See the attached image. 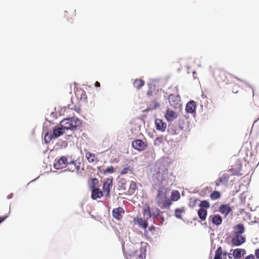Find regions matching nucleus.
Wrapping results in <instances>:
<instances>
[{
  "label": "nucleus",
  "instance_id": "6",
  "mask_svg": "<svg viewBox=\"0 0 259 259\" xmlns=\"http://www.w3.org/2000/svg\"><path fill=\"white\" fill-rule=\"evenodd\" d=\"M68 163L66 157L62 156L54 164V167L57 169H62L67 166Z\"/></svg>",
  "mask_w": 259,
  "mask_h": 259
},
{
  "label": "nucleus",
  "instance_id": "4",
  "mask_svg": "<svg viewBox=\"0 0 259 259\" xmlns=\"http://www.w3.org/2000/svg\"><path fill=\"white\" fill-rule=\"evenodd\" d=\"M232 77V75L231 74L225 71L221 70L219 72V75L217 77V79L219 81L228 84L230 82Z\"/></svg>",
  "mask_w": 259,
  "mask_h": 259
},
{
  "label": "nucleus",
  "instance_id": "5",
  "mask_svg": "<svg viewBox=\"0 0 259 259\" xmlns=\"http://www.w3.org/2000/svg\"><path fill=\"white\" fill-rule=\"evenodd\" d=\"M132 145L135 149L139 151H143L147 147L146 143L140 139L133 141Z\"/></svg>",
  "mask_w": 259,
  "mask_h": 259
},
{
  "label": "nucleus",
  "instance_id": "41",
  "mask_svg": "<svg viewBox=\"0 0 259 259\" xmlns=\"http://www.w3.org/2000/svg\"><path fill=\"white\" fill-rule=\"evenodd\" d=\"M245 259H255L254 256L253 254H250L246 256Z\"/></svg>",
  "mask_w": 259,
  "mask_h": 259
},
{
  "label": "nucleus",
  "instance_id": "46",
  "mask_svg": "<svg viewBox=\"0 0 259 259\" xmlns=\"http://www.w3.org/2000/svg\"><path fill=\"white\" fill-rule=\"evenodd\" d=\"M7 216L4 217H0V223H1L2 222H3L6 218H7Z\"/></svg>",
  "mask_w": 259,
  "mask_h": 259
},
{
  "label": "nucleus",
  "instance_id": "15",
  "mask_svg": "<svg viewBox=\"0 0 259 259\" xmlns=\"http://www.w3.org/2000/svg\"><path fill=\"white\" fill-rule=\"evenodd\" d=\"M196 109V104L194 101L189 102L186 106V111L189 113H193L195 112Z\"/></svg>",
  "mask_w": 259,
  "mask_h": 259
},
{
  "label": "nucleus",
  "instance_id": "30",
  "mask_svg": "<svg viewBox=\"0 0 259 259\" xmlns=\"http://www.w3.org/2000/svg\"><path fill=\"white\" fill-rule=\"evenodd\" d=\"M101 173L106 175L107 174H112L114 172V168L113 166L108 167L106 169H102L100 170Z\"/></svg>",
  "mask_w": 259,
  "mask_h": 259
},
{
  "label": "nucleus",
  "instance_id": "29",
  "mask_svg": "<svg viewBox=\"0 0 259 259\" xmlns=\"http://www.w3.org/2000/svg\"><path fill=\"white\" fill-rule=\"evenodd\" d=\"M52 139H55L52 133H47L44 137V140L46 143H49Z\"/></svg>",
  "mask_w": 259,
  "mask_h": 259
},
{
  "label": "nucleus",
  "instance_id": "2",
  "mask_svg": "<svg viewBox=\"0 0 259 259\" xmlns=\"http://www.w3.org/2000/svg\"><path fill=\"white\" fill-rule=\"evenodd\" d=\"M60 125L66 131V130H75L81 125V121L77 118L71 117L65 118L60 122Z\"/></svg>",
  "mask_w": 259,
  "mask_h": 259
},
{
  "label": "nucleus",
  "instance_id": "37",
  "mask_svg": "<svg viewBox=\"0 0 259 259\" xmlns=\"http://www.w3.org/2000/svg\"><path fill=\"white\" fill-rule=\"evenodd\" d=\"M144 215L147 216V219L151 218V214L150 210V208L148 206L146 208H144Z\"/></svg>",
  "mask_w": 259,
  "mask_h": 259
},
{
  "label": "nucleus",
  "instance_id": "39",
  "mask_svg": "<svg viewBox=\"0 0 259 259\" xmlns=\"http://www.w3.org/2000/svg\"><path fill=\"white\" fill-rule=\"evenodd\" d=\"M78 92L81 93L80 99L82 101L85 100L87 98L85 92L83 90H80Z\"/></svg>",
  "mask_w": 259,
  "mask_h": 259
},
{
  "label": "nucleus",
  "instance_id": "48",
  "mask_svg": "<svg viewBox=\"0 0 259 259\" xmlns=\"http://www.w3.org/2000/svg\"><path fill=\"white\" fill-rule=\"evenodd\" d=\"M228 256H229V258H232V256H231V253H229V254H228Z\"/></svg>",
  "mask_w": 259,
  "mask_h": 259
},
{
  "label": "nucleus",
  "instance_id": "27",
  "mask_svg": "<svg viewBox=\"0 0 259 259\" xmlns=\"http://www.w3.org/2000/svg\"><path fill=\"white\" fill-rule=\"evenodd\" d=\"M170 198L173 201H177L180 198V194L177 190H173L171 192Z\"/></svg>",
  "mask_w": 259,
  "mask_h": 259
},
{
  "label": "nucleus",
  "instance_id": "17",
  "mask_svg": "<svg viewBox=\"0 0 259 259\" xmlns=\"http://www.w3.org/2000/svg\"><path fill=\"white\" fill-rule=\"evenodd\" d=\"M85 157L90 163H96L99 161L96 155L90 151H88L85 153Z\"/></svg>",
  "mask_w": 259,
  "mask_h": 259
},
{
  "label": "nucleus",
  "instance_id": "22",
  "mask_svg": "<svg viewBox=\"0 0 259 259\" xmlns=\"http://www.w3.org/2000/svg\"><path fill=\"white\" fill-rule=\"evenodd\" d=\"M180 97L173 95H169V102L172 106H176L180 101Z\"/></svg>",
  "mask_w": 259,
  "mask_h": 259
},
{
  "label": "nucleus",
  "instance_id": "38",
  "mask_svg": "<svg viewBox=\"0 0 259 259\" xmlns=\"http://www.w3.org/2000/svg\"><path fill=\"white\" fill-rule=\"evenodd\" d=\"M152 109H156L160 107L159 103L155 100L153 101L151 104Z\"/></svg>",
  "mask_w": 259,
  "mask_h": 259
},
{
  "label": "nucleus",
  "instance_id": "20",
  "mask_svg": "<svg viewBox=\"0 0 259 259\" xmlns=\"http://www.w3.org/2000/svg\"><path fill=\"white\" fill-rule=\"evenodd\" d=\"M245 232V228L243 224H238L234 228V232L235 235H241Z\"/></svg>",
  "mask_w": 259,
  "mask_h": 259
},
{
  "label": "nucleus",
  "instance_id": "26",
  "mask_svg": "<svg viewBox=\"0 0 259 259\" xmlns=\"http://www.w3.org/2000/svg\"><path fill=\"white\" fill-rule=\"evenodd\" d=\"M137 189V187L136 183L133 181L131 182L127 191L128 194L130 195L133 194Z\"/></svg>",
  "mask_w": 259,
  "mask_h": 259
},
{
  "label": "nucleus",
  "instance_id": "8",
  "mask_svg": "<svg viewBox=\"0 0 259 259\" xmlns=\"http://www.w3.org/2000/svg\"><path fill=\"white\" fill-rule=\"evenodd\" d=\"M124 213V210L121 207L114 208L112 210V216L117 220H120L122 218V215Z\"/></svg>",
  "mask_w": 259,
  "mask_h": 259
},
{
  "label": "nucleus",
  "instance_id": "19",
  "mask_svg": "<svg viewBox=\"0 0 259 259\" xmlns=\"http://www.w3.org/2000/svg\"><path fill=\"white\" fill-rule=\"evenodd\" d=\"M209 218L211 219L212 223L217 226L220 225L222 222V219L220 214L210 215Z\"/></svg>",
  "mask_w": 259,
  "mask_h": 259
},
{
  "label": "nucleus",
  "instance_id": "25",
  "mask_svg": "<svg viewBox=\"0 0 259 259\" xmlns=\"http://www.w3.org/2000/svg\"><path fill=\"white\" fill-rule=\"evenodd\" d=\"M145 84V81L141 79H136L133 82L134 87L138 90H139Z\"/></svg>",
  "mask_w": 259,
  "mask_h": 259
},
{
  "label": "nucleus",
  "instance_id": "42",
  "mask_svg": "<svg viewBox=\"0 0 259 259\" xmlns=\"http://www.w3.org/2000/svg\"><path fill=\"white\" fill-rule=\"evenodd\" d=\"M255 255L257 259H259V249H257L255 250Z\"/></svg>",
  "mask_w": 259,
  "mask_h": 259
},
{
  "label": "nucleus",
  "instance_id": "31",
  "mask_svg": "<svg viewBox=\"0 0 259 259\" xmlns=\"http://www.w3.org/2000/svg\"><path fill=\"white\" fill-rule=\"evenodd\" d=\"M199 206L200 208L206 209L210 207V204L207 200H202L200 202Z\"/></svg>",
  "mask_w": 259,
  "mask_h": 259
},
{
  "label": "nucleus",
  "instance_id": "49",
  "mask_svg": "<svg viewBox=\"0 0 259 259\" xmlns=\"http://www.w3.org/2000/svg\"><path fill=\"white\" fill-rule=\"evenodd\" d=\"M224 256H226L227 254V253L226 252H224L223 253Z\"/></svg>",
  "mask_w": 259,
  "mask_h": 259
},
{
  "label": "nucleus",
  "instance_id": "24",
  "mask_svg": "<svg viewBox=\"0 0 259 259\" xmlns=\"http://www.w3.org/2000/svg\"><path fill=\"white\" fill-rule=\"evenodd\" d=\"M199 218L202 221L205 220L207 214V210L203 208H200L198 210Z\"/></svg>",
  "mask_w": 259,
  "mask_h": 259
},
{
  "label": "nucleus",
  "instance_id": "43",
  "mask_svg": "<svg viewBox=\"0 0 259 259\" xmlns=\"http://www.w3.org/2000/svg\"><path fill=\"white\" fill-rule=\"evenodd\" d=\"M155 227L154 226H150L148 228L149 231L150 232H153L155 231Z\"/></svg>",
  "mask_w": 259,
  "mask_h": 259
},
{
  "label": "nucleus",
  "instance_id": "47",
  "mask_svg": "<svg viewBox=\"0 0 259 259\" xmlns=\"http://www.w3.org/2000/svg\"><path fill=\"white\" fill-rule=\"evenodd\" d=\"M152 95V92L150 91H148L147 92V95L148 96H151Z\"/></svg>",
  "mask_w": 259,
  "mask_h": 259
},
{
  "label": "nucleus",
  "instance_id": "35",
  "mask_svg": "<svg viewBox=\"0 0 259 259\" xmlns=\"http://www.w3.org/2000/svg\"><path fill=\"white\" fill-rule=\"evenodd\" d=\"M99 184V181L97 178H93L91 179V188L92 189L96 188L97 186Z\"/></svg>",
  "mask_w": 259,
  "mask_h": 259
},
{
  "label": "nucleus",
  "instance_id": "32",
  "mask_svg": "<svg viewBox=\"0 0 259 259\" xmlns=\"http://www.w3.org/2000/svg\"><path fill=\"white\" fill-rule=\"evenodd\" d=\"M119 189L125 190L126 189V180L125 179H121L119 181Z\"/></svg>",
  "mask_w": 259,
  "mask_h": 259
},
{
  "label": "nucleus",
  "instance_id": "44",
  "mask_svg": "<svg viewBox=\"0 0 259 259\" xmlns=\"http://www.w3.org/2000/svg\"><path fill=\"white\" fill-rule=\"evenodd\" d=\"M95 87L97 88H99L100 87V83L98 81H96L95 83Z\"/></svg>",
  "mask_w": 259,
  "mask_h": 259
},
{
  "label": "nucleus",
  "instance_id": "11",
  "mask_svg": "<svg viewBox=\"0 0 259 259\" xmlns=\"http://www.w3.org/2000/svg\"><path fill=\"white\" fill-rule=\"evenodd\" d=\"M156 125V128L158 131H161L162 132L166 130L167 127V124L166 122H163L162 119H156L155 121Z\"/></svg>",
  "mask_w": 259,
  "mask_h": 259
},
{
  "label": "nucleus",
  "instance_id": "16",
  "mask_svg": "<svg viewBox=\"0 0 259 259\" xmlns=\"http://www.w3.org/2000/svg\"><path fill=\"white\" fill-rule=\"evenodd\" d=\"M52 133L55 139L64 134L65 133V131L61 126V125H60L59 126H57L54 128Z\"/></svg>",
  "mask_w": 259,
  "mask_h": 259
},
{
  "label": "nucleus",
  "instance_id": "36",
  "mask_svg": "<svg viewBox=\"0 0 259 259\" xmlns=\"http://www.w3.org/2000/svg\"><path fill=\"white\" fill-rule=\"evenodd\" d=\"M184 211L183 209H176L175 211V216L178 219H182V214Z\"/></svg>",
  "mask_w": 259,
  "mask_h": 259
},
{
  "label": "nucleus",
  "instance_id": "23",
  "mask_svg": "<svg viewBox=\"0 0 259 259\" xmlns=\"http://www.w3.org/2000/svg\"><path fill=\"white\" fill-rule=\"evenodd\" d=\"M103 196V193L102 191L100 190L99 189L95 188L92 189V197L93 199H96L100 198Z\"/></svg>",
  "mask_w": 259,
  "mask_h": 259
},
{
  "label": "nucleus",
  "instance_id": "28",
  "mask_svg": "<svg viewBox=\"0 0 259 259\" xmlns=\"http://www.w3.org/2000/svg\"><path fill=\"white\" fill-rule=\"evenodd\" d=\"M223 254L222 247L219 246L215 252V255L213 259H222L221 256Z\"/></svg>",
  "mask_w": 259,
  "mask_h": 259
},
{
  "label": "nucleus",
  "instance_id": "21",
  "mask_svg": "<svg viewBox=\"0 0 259 259\" xmlns=\"http://www.w3.org/2000/svg\"><path fill=\"white\" fill-rule=\"evenodd\" d=\"M245 253V250L244 249H235L233 250V255L235 259L240 258Z\"/></svg>",
  "mask_w": 259,
  "mask_h": 259
},
{
  "label": "nucleus",
  "instance_id": "1",
  "mask_svg": "<svg viewBox=\"0 0 259 259\" xmlns=\"http://www.w3.org/2000/svg\"><path fill=\"white\" fill-rule=\"evenodd\" d=\"M126 259H144L146 257V249L145 247L140 246L139 248L131 245L123 249Z\"/></svg>",
  "mask_w": 259,
  "mask_h": 259
},
{
  "label": "nucleus",
  "instance_id": "45",
  "mask_svg": "<svg viewBox=\"0 0 259 259\" xmlns=\"http://www.w3.org/2000/svg\"><path fill=\"white\" fill-rule=\"evenodd\" d=\"M162 93L161 91H157V93L156 94L157 95V96L156 97V99H158V96H159V94H161Z\"/></svg>",
  "mask_w": 259,
  "mask_h": 259
},
{
  "label": "nucleus",
  "instance_id": "12",
  "mask_svg": "<svg viewBox=\"0 0 259 259\" xmlns=\"http://www.w3.org/2000/svg\"><path fill=\"white\" fill-rule=\"evenodd\" d=\"M230 175L228 174H224L215 182L216 186H219L222 184H227L229 180Z\"/></svg>",
  "mask_w": 259,
  "mask_h": 259
},
{
  "label": "nucleus",
  "instance_id": "7",
  "mask_svg": "<svg viewBox=\"0 0 259 259\" xmlns=\"http://www.w3.org/2000/svg\"><path fill=\"white\" fill-rule=\"evenodd\" d=\"M166 199L165 192H164V189L161 188L158 190V193L156 196V201L158 205L162 204Z\"/></svg>",
  "mask_w": 259,
  "mask_h": 259
},
{
  "label": "nucleus",
  "instance_id": "14",
  "mask_svg": "<svg viewBox=\"0 0 259 259\" xmlns=\"http://www.w3.org/2000/svg\"><path fill=\"white\" fill-rule=\"evenodd\" d=\"M164 116L168 121H172L175 119L177 118L178 115L172 110L168 108Z\"/></svg>",
  "mask_w": 259,
  "mask_h": 259
},
{
  "label": "nucleus",
  "instance_id": "10",
  "mask_svg": "<svg viewBox=\"0 0 259 259\" xmlns=\"http://www.w3.org/2000/svg\"><path fill=\"white\" fill-rule=\"evenodd\" d=\"M219 211L226 217L232 211V208L229 204H222L219 208Z\"/></svg>",
  "mask_w": 259,
  "mask_h": 259
},
{
  "label": "nucleus",
  "instance_id": "40",
  "mask_svg": "<svg viewBox=\"0 0 259 259\" xmlns=\"http://www.w3.org/2000/svg\"><path fill=\"white\" fill-rule=\"evenodd\" d=\"M162 203L163 204V207H169L171 205V202L169 199L167 200L165 202L163 201Z\"/></svg>",
  "mask_w": 259,
  "mask_h": 259
},
{
  "label": "nucleus",
  "instance_id": "33",
  "mask_svg": "<svg viewBox=\"0 0 259 259\" xmlns=\"http://www.w3.org/2000/svg\"><path fill=\"white\" fill-rule=\"evenodd\" d=\"M221 197V193L218 191H213L210 195V197L212 200H216Z\"/></svg>",
  "mask_w": 259,
  "mask_h": 259
},
{
  "label": "nucleus",
  "instance_id": "13",
  "mask_svg": "<svg viewBox=\"0 0 259 259\" xmlns=\"http://www.w3.org/2000/svg\"><path fill=\"white\" fill-rule=\"evenodd\" d=\"M235 237L232 240V243L236 246H239L245 241V238L241 235H235Z\"/></svg>",
  "mask_w": 259,
  "mask_h": 259
},
{
  "label": "nucleus",
  "instance_id": "9",
  "mask_svg": "<svg viewBox=\"0 0 259 259\" xmlns=\"http://www.w3.org/2000/svg\"><path fill=\"white\" fill-rule=\"evenodd\" d=\"M113 182V178H109L106 180L105 182L104 183L103 186V190L104 193H106L107 196L109 195V193L110 191V188L112 186Z\"/></svg>",
  "mask_w": 259,
  "mask_h": 259
},
{
  "label": "nucleus",
  "instance_id": "18",
  "mask_svg": "<svg viewBox=\"0 0 259 259\" xmlns=\"http://www.w3.org/2000/svg\"><path fill=\"white\" fill-rule=\"evenodd\" d=\"M134 221L135 223L137 224L140 227L145 230H146L148 227V223L147 220H143L141 218H135Z\"/></svg>",
  "mask_w": 259,
  "mask_h": 259
},
{
  "label": "nucleus",
  "instance_id": "3",
  "mask_svg": "<svg viewBox=\"0 0 259 259\" xmlns=\"http://www.w3.org/2000/svg\"><path fill=\"white\" fill-rule=\"evenodd\" d=\"M67 168L71 172L78 174L81 172V170H83V165L78 159L69 162L67 164Z\"/></svg>",
  "mask_w": 259,
  "mask_h": 259
},
{
  "label": "nucleus",
  "instance_id": "34",
  "mask_svg": "<svg viewBox=\"0 0 259 259\" xmlns=\"http://www.w3.org/2000/svg\"><path fill=\"white\" fill-rule=\"evenodd\" d=\"M133 171V168L129 166L124 167L120 172L121 175L126 174L128 172H131Z\"/></svg>",
  "mask_w": 259,
  "mask_h": 259
}]
</instances>
